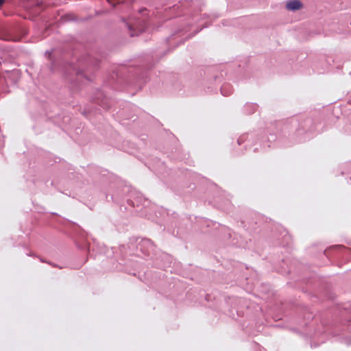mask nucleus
Returning <instances> with one entry per match:
<instances>
[{"label": "nucleus", "mask_w": 351, "mask_h": 351, "mask_svg": "<svg viewBox=\"0 0 351 351\" xmlns=\"http://www.w3.org/2000/svg\"><path fill=\"white\" fill-rule=\"evenodd\" d=\"M3 0H0V6L2 5Z\"/></svg>", "instance_id": "nucleus-2"}, {"label": "nucleus", "mask_w": 351, "mask_h": 351, "mask_svg": "<svg viewBox=\"0 0 351 351\" xmlns=\"http://www.w3.org/2000/svg\"><path fill=\"white\" fill-rule=\"evenodd\" d=\"M285 8L289 12H298L304 8V3L301 0H287L285 2Z\"/></svg>", "instance_id": "nucleus-1"}]
</instances>
